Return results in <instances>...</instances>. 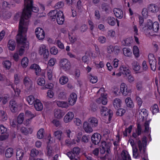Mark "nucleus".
I'll list each match as a JSON object with an SVG mask.
<instances>
[{
  "mask_svg": "<svg viewBox=\"0 0 160 160\" xmlns=\"http://www.w3.org/2000/svg\"><path fill=\"white\" fill-rule=\"evenodd\" d=\"M50 52L52 54L56 55L58 53V49L55 47H53L51 48Z\"/></svg>",
  "mask_w": 160,
  "mask_h": 160,
  "instance_id": "6e6d98bb",
  "label": "nucleus"
},
{
  "mask_svg": "<svg viewBox=\"0 0 160 160\" xmlns=\"http://www.w3.org/2000/svg\"><path fill=\"white\" fill-rule=\"evenodd\" d=\"M101 114L103 116L108 115V120L110 121L113 115V112L111 110H108V108L102 106L101 109Z\"/></svg>",
  "mask_w": 160,
  "mask_h": 160,
  "instance_id": "0eeeda50",
  "label": "nucleus"
},
{
  "mask_svg": "<svg viewBox=\"0 0 160 160\" xmlns=\"http://www.w3.org/2000/svg\"><path fill=\"white\" fill-rule=\"evenodd\" d=\"M139 50L137 46H135L133 47V53L135 57L138 58L139 57Z\"/></svg>",
  "mask_w": 160,
  "mask_h": 160,
  "instance_id": "a18cd8bd",
  "label": "nucleus"
},
{
  "mask_svg": "<svg viewBox=\"0 0 160 160\" xmlns=\"http://www.w3.org/2000/svg\"><path fill=\"white\" fill-rule=\"evenodd\" d=\"M152 113L153 114L159 112V109L158 105L157 104H154L152 107Z\"/></svg>",
  "mask_w": 160,
  "mask_h": 160,
  "instance_id": "603ef678",
  "label": "nucleus"
},
{
  "mask_svg": "<svg viewBox=\"0 0 160 160\" xmlns=\"http://www.w3.org/2000/svg\"><path fill=\"white\" fill-rule=\"evenodd\" d=\"M142 142L140 140H138L137 142V144L139 149V152L142 153H145L146 148L147 146V138L144 136L142 138Z\"/></svg>",
  "mask_w": 160,
  "mask_h": 160,
  "instance_id": "7ed1b4c3",
  "label": "nucleus"
},
{
  "mask_svg": "<svg viewBox=\"0 0 160 160\" xmlns=\"http://www.w3.org/2000/svg\"><path fill=\"white\" fill-rule=\"evenodd\" d=\"M132 68L135 71H138L140 69V66L137 62H133L132 63Z\"/></svg>",
  "mask_w": 160,
  "mask_h": 160,
  "instance_id": "49530a36",
  "label": "nucleus"
},
{
  "mask_svg": "<svg viewBox=\"0 0 160 160\" xmlns=\"http://www.w3.org/2000/svg\"><path fill=\"white\" fill-rule=\"evenodd\" d=\"M35 32L37 37L39 40H42L44 38L45 32L42 28L39 27L36 28Z\"/></svg>",
  "mask_w": 160,
  "mask_h": 160,
  "instance_id": "9d476101",
  "label": "nucleus"
},
{
  "mask_svg": "<svg viewBox=\"0 0 160 160\" xmlns=\"http://www.w3.org/2000/svg\"><path fill=\"white\" fill-rule=\"evenodd\" d=\"M27 101L28 102V103L30 105H32L35 102V98L32 95H30L28 96L26 99Z\"/></svg>",
  "mask_w": 160,
  "mask_h": 160,
  "instance_id": "ea45409f",
  "label": "nucleus"
},
{
  "mask_svg": "<svg viewBox=\"0 0 160 160\" xmlns=\"http://www.w3.org/2000/svg\"><path fill=\"white\" fill-rule=\"evenodd\" d=\"M153 24L152 21L150 19L148 20L146 26H144L142 28V29L145 31L147 32L149 30L152 29V26Z\"/></svg>",
  "mask_w": 160,
  "mask_h": 160,
  "instance_id": "f3484780",
  "label": "nucleus"
},
{
  "mask_svg": "<svg viewBox=\"0 0 160 160\" xmlns=\"http://www.w3.org/2000/svg\"><path fill=\"white\" fill-rule=\"evenodd\" d=\"M60 66L65 71L69 70L71 67L70 63L66 58L61 59L59 62Z\"/></svg>",
  "mask_w": 160,
  "mask_h": 160,
  "instance_id": "423d86ee",
  "label": "nucleus"
},
{
  "mask_svg": "<svg viewBox=\"0 0 160 160\" xmlns=\"http://www.w3.org/2000/svg\"><path fill=\"white\" fill-rule=\"evenodd\" d=\"M113 12L115 16L118 18L121 19L123 16V13L122 11L120 9L115 8L113 10Z\"/></svg>",
  "mask_w": 160,
  "mask_h": 160,
  "instance_id": "4be33fe9",
  "label": "nucleus"
},
{
  "mask_svg": "<svg viewBox=\"0 0 160 160\" xmlns=\"http://www.w3.org/2000/svg\"><path fill=\"white\" fill-rule=\"evenodd\" d=\"M9 85H10L11 88L13 89L15 93V95L16 96L19 95L20 92V90L18 88H15L14 86H13L12 84H10Z\"/></svg>",
  "mask_w": 160,
  "mask_h": 160,
  "instance_id": "3c124183",
  "label": "nucleus"
},
{
  "mask_svg": "<svg viewBox=\"0 0 160 160\" xmlns=\"http://www.w3.org/2000/svg\"><path fill=\"white\" fill-rule=\"evenodd\" d=\"M142 130V127L141 125L139 123H138L136 130V133H137L138 136H139L141 134Z\"/></svg>",
  "mask_w": 160,
  "mask_h": 160,
  "instance_id": "5fc2aeb1",
  "label": "nucleus"
},
{
  "mask_svg": "<svg viewBox=\"0 0 160 160\" xmlns=\"http://www.w3.org/2000/svg\"><path fill=\"white\" fill-rule=\"evenodd\" d=\"M101 136L98 133H95L92 135L91 139L92 142L95 145L98 144L101 140Z\"/></svg>",
  "mask_w": 160,
  "mask_h": 160,
  "instance_id": "1a4fd4ad",
  "label": "nucleus"
},
{
  "mask_svg": "<svg viewBox=\"0 0 160 160\" xmlns=\"http://www.w3.org/2000/svg\"><path fill=\"white\" fill-rule=\"evenodd\" d=\"M55 102L59 107L67 108L69 106L68 104L65 102L55 101Z\"/></svg>",
  "mask_w": 160,
  "mask_h": 160,
  "instance_id": "c85d7f7f",
  "label": "nucleus"
},
{
  "mask_svg": "<svg viewBox=\"0 0 160 160\" xmlns=\"http://www.w3.org/2000/svg\"><path fill=\"white\" fill-rule=\"evenodd\" d=\"M123 52L124 55L128 57H130L132 53L130 49L127 48L123 49Z\"/></svg>",
  "mask_w": 160,
  "mask_h": 160,
  "instance_id": "a19ab883",
  "label": "nucleus"
},
{
  "mask_svg": "<svg viewBox=\"0 0 160 160\" xmlns=\"http://www.w3.org/2000/svg\"><path fill=\"white\" fill-rule=\"evenodd\" d=\"M80 152V148L78 147H75L73 148L72 151L67 153V156L71 159H73L75 158L76 156H77Z\"/></svg>",
  "mask_w": 160,
  "mask_h": 160,
  "instance_id": "6e6552de",
  "label": "nucleus"
},
{
  "mask_svg": "<svg viewBox=\"0 0 160 160\" xmlns=\"http://www.w3.org/2000/svg\"><path fill=\"white\" fill-rule=\"evenodd\" d=\"M148 8L149 11L152 13H155L158 10V7L155 4H150Z\"/></svg>",
  "mask_w": 160,
  "mask_h": 160,
  "instance_id": "b1692460",
  "label": "nucleus"
},
{
  "mask_svg": "<svg viewBox=\"0 0 160 160\" xmlns=\"http://www.w3.org/2000/svg\"><path fill=\"white\" fill-rule=\"evenodd\" d=\"M58 12L56 10H54L51 11L48 14V16L50 17V19L54 21L55 20L56 18V16Z\"/></svg>",
  "mask_w": 160,
  "mask_h": 160,
  "instance_id": "bb28decb",
  "label": "nucleus"
},
{
  "mask_svg": "<svg viewBox=\"0 0 160 160\" xmlns=\"http://www.w3.org/2000/svg\"><path fill=\"white\" fill-rule=\"evenodd\" d=\"M27 31V29L25 28L24 29H21L19 28L18 33L16 37L17 42L20 47L18 51L20 56H22L23 54L25 49H28L29 48V42L26 38L25 33Z\"/></svg>",
  "mask_w": 160,
  "mask_h": 160,
  "instance_id": "f03ea898",
  "label": "nucleus"
},
{
  "mask_svg": "<svg viewBox=\"0 0 160 160\" xmlns=\"http://www.w3.org/2000/svg\"><path fill=\"white\" fill-rule=\"evenodd\" d=\"M62 132L60 131H55L54 133V135L55 138L60 140L61 138Z\"/></svg>",
  "mask_w": 160,
  "mask_h": 160,
  "instance_id": "c03bdc74",
  "label": "nucleus"
},
{
  "mask_svg": "<svg viewBox=\"0 0 160 160\" xmlns=\"http://www.w3.org/2000/svg\"><path fill=\"white\" fill-rule=\"evenodd\" d=\"M97 119L93 117H91L88 119V122L92 127H95L98 125Z\"/></svg>",
  "mask_w": 160,
  "mask_h": 160,
  "instance_id": "6ab92c4d",
  "label": "nucleus"
},
{
  "mask_svg": "<svg viewBox=\"0 0 160 160\" xmlns=\"http://www.w3.org/2000/svg\"><path fill=\"white\" fill-rule=\"evenodd\" d=\"M33 0H24V8L19 22V28H25L27 30V26L29 24L28 19L31 17V12H38V8L33 6Z\"/></svg>",
  "mask_w": 160,
  "mask_h": 160,
  "instance_id": "f257e3e1",
  "label": "nucleus"
},
{
  "mask_svg": "<svg viewBox=\"0 0 160 160\" xmlns=\"http://www.w3.org/2000/svg\"><path fill=\"white\" fill-rule=\"evenodd\" d=\"M122 159L121 160H131L130 155L127 152L123 151L121 154Z\"/></svg>",
  "mask_w": 160,
  "mask_h": 160,
  "instance_id": "c756f323",
  "label": "nucleus"
},
{
  "mask_svg": "<svg viewBox=\"0 0 160 160\" xmlns=\"http://www.w3.org/2000/svg\"><path fill=\"white\" fill-rule=\"evenodd\" d=\"M68 81V78L64 76L61 77L60 78L59 80V81L61 84L62 85L66 83Z\"/></svg>",
  "mask_w": 160,
  "mask_h": 160,
  "instance_id": "58836bf2",
  "label": "nucleus"
},
{
  "mask_svg": "<svg viewBox=\"0 0 160 160\" xmlns=\"http://www.w3.org/2000/svg\"><path fill=\"white\" fill-rule=\"evenodd\" d=\"M149 62L151 69L153 71H155L156 68L157 60L153 54L150 53L148 55Z\"/></svg>",
  "mask_w": 160,
  "mask_h": 160,
  "instance_id": "39448f33",
  "label": "nucleus"
},
{
  "mask_svg": "<svg viewBox=\"0 0 160 160\" xmlns=\"http://www.w3.org/2000/svg\"><path fill=\"white\" fill-rule=\"evenodd\" d=\"M13 154V149L12 148H7L5 152V155L8 158H11Z\"/></svg>",
  "mask_w": 160,
  "mask_h": 160,
  "instance_id": "a878e982",
  "label": "nucleus"
},
{
  "mask_svg": "<svg viewBox=\"0 0 160 160\" xmlns=\"http://www.w3.org/2000/svg\"><path fill=\"white\" fill-rule=\"evenodd\" d=\"M47 96L50 98H52L53 97V92L51 89H49L47 92Z\"/></svg>",
  "mask_w": 160,
  "mask_h": 160,
  "instance_id": "69168bd1",
  "label": "nucleus"
},
{
  "mask_svg": "<svg viewBox=\"0 0 160 160\" xmlns=\"http://www.w3.org/2000/svg\"><path fill=\"white\" fill-rule=\"evenodd\" d=\"M107 21L108 23L112 26H114L116 24L115 19L113 17H109L108 18Z\"/></svg>",
  "mask_w": 160,
  "mask_h": 160,
  "instance_id": "72a5a7b5",
  "label": "nucleus"
},
{
  "mask_svg": "<svg viewBox=\"0 0 160 160\" xmlns=\"http://www.w3.org/2000/svg\"><path fill=\"white\" fill-rule=\"evenodd\" d=\"M91 110L94 112L97 109V107L96 104L92 103L91 104Z\"/></svg>",
  "mask_w": 160,
  "mask_h": 160,
  "instance_id": "338daca9",
  "label": "nucleus"
},
{
  "mask_svg": "<svg viewBox=\"0 0 160 160\" xmlns=\"http://www.w3.org/2000/svg\"><path fill=\"white\" fill-rule=\"evenodd\" d=\"M90 81L91 83H95L97 82L98 81V78L97 76H92V75H90Z\"/></svg>",
  "mask_w": 160,
  "mask_h": 160,
  "instance_id": "680f3d73",
  "label": "nucleus"
},
{
  "mask_svg": "<svg viewBox=\"0 0 160 160\" xmlns=\"http://www.w3.org/2000/svg\"><path fill=\"white\" fill-rule=\"evenodd\" d=\"M74 117V114L72 112H69L64 116V120L66 123L70 122Z\"/></svg>",
  "mask_w": 160,
  "mask_h": 160,
  "instance_id": "a211bd4d",
  "label": "nucleus"
},
{
  "mask_svg": "<svg viewBox=\"0 0 160 160\" xmlns=\"http://www.w3.org/2000/svg\"><path fill=\"white\" fill-rule=\"evenodd\" d=\"M45 83V81L44 78H39L37 81V83L39 85L43 86Z\"/></svg>",
  "mask_w": 160,
  "mask_h": 160,
  "instance_id": "8fccbe9b",
  "label": "nucleus"
},
{
  "mask_svg": "<svg viewBox=\"0 0 160 160\" xmlns=\"http://www.w3.org/2000/svg\"><path fill=\"white\" fill-rule=\"evenodd\" d=\"M56 42L57 45L59 48L61 49L64 48V47L63 44L59 40H58L56 41Z\"/></svg>",
  "mask_w": 160,
  "mask_h": 160,
  "instance_id": "e2e57ef3",
  "label": "nucleus"
},
{
  "mask_svg": "<svg viewBox=\"0 0 160 160\" xmlns=\"http://www.w3.org/2000/svg\"><path fill=\"white\" fill-rule=\"evenodd\" d=\"M102 148L103 150V152H105L106 150V152L108 154H109L111 152L109 147L108 148V146L105 141L102 142Z\"/></svg>",
  "mask_w": 160,
  "mask_h": 160,
  "instance_id": "7c9ffc66",
  "label": "nucleus"
},
{
  "mask_svg": "<svg viewBox=\"0 0 160 160\" xmlns=\"http://www.w3.org/2000/svg\"><path fill=\"white\" fill-rule=\"evenodd\" d=\"M28 129L29 130H28L26 128L23 127L21 128L20 131L22 133H23L25 135H27L29 133H31V129L29 128Z\"/></svg>",
  "mask_w": 160,
  "mask_h": 160,
  "instance_id": "37998d69",
  "label": "nucleus"
},
{
  "mask_svg": "<svg viewBox=\"0 0 160 160\" xmlns=\"http://www.w3.org/2000/svg\"><path fill=\"white\" fill-rule=\"evenodd\" d=\"M77 99V95L74 93H72L71 94L70 97L68 98V105H73L75 103Z\"/></svg>",
  "mask_w": 160,
  "mask_h": 160,
  "instance_id": "2eb2a0df",
  "label": "nucleus"
},
{
  "mask_svg": "<svg viewBox=\"0 0 160 160\" xmlns=\"http://www.w3.org/2000/svg\"><path fill=\"white\" fill-rule=\"evenodd\" d=\"M159 29V24L158 22H155L153 23L152 29L155 32H157Z\"/></svg>",
  "mask_w": 160,
  "mask_h": 160,
  "instance_id": "e433bc0d",
  "label": "nucleus"
},
{
  "mask_svg": "<svg viewBox=\"0 0 160 160\" xmlns=\"http://www.w3.org/2000/svg\"><path fill=\"white\" fill-rule=\"evenodd\" d=\"M34 106L36 110L38 111H41L43 109L42 104L39 100L37 99L35 100Z\"/></svg>",
  "mask_w": 160,
  "mask_h": 160,
  "instance_id": "aec40b11",
  "label": "nucleus"
},
{
  "mask_svg": "<svg viewBox=\"0 0 160 160\" xmlns=\"http://www.w3.org/2000/svg\"><path fill=\"white\" fill-rule=\"evenodd\" d=\"M28 59L27 57H24L21 61V64L23 67L26 68L28 65Z\"/></svg>",
  "mask_w": 160,
  "mask_h": 160,
  "instance_id": "4c0bfd02",
  "label": "nucleus"
},
{
  "mask_svg": "<svg viewBox=\"0 0 160 160\" xmlns=\"http://www.w3.org/2000/svg\"><path fill=\"white\" fill-rule=\"evenodd\" d=\"M97 101L99 103L102 102V104L105 105L107 103V99L105 96H104L103 94H101V97L98 99Z\"/></svg>",
  "mask_w": 160,
  "mask_h": 160,
  "instance_id": "393cba45",
  "label": "nucleus"
},
{
  "mask_svg": "<svg viewBox=\"0 0 160 160\" xmlns=\"http://www.w3.org/2000/svg\"><path fill=\"white\" fill-rule=\"evenodd\" d=\"M125 109L120 108L118 109V111L117 112V115L122 116L125 112Z\"/></svg>",
  "mask_w": 160,
  "mask_h": 160,
  "instance_id": "4d7b16f0",
  "label": "nucleus"
},
{
  "mask_svg": "<svg viewBox=\"0 0 160 160\" xmlns=\"http://www.w3.org/2000/svg\"><path fill=\"white\" fill-rule=\"evenodd\" d=\"M8 47L9 49L11 51H13L16 47V43L13 40H9L8 42Z\"/></svg>",
  "mask_w": 160,
  "mask_h": 160,
  "instance_id": "cd10ccee",
  "label": "nucleus"
},
{
  "mask_svg": "<svg viewBox=\"0 0 160 160\" xmlns=\"http://www.w3.org/2000/svg\"><path fill=\"white\" fill-rule=\"evenodd\" d=\"M125 102L127 107L130 108H132L133 107V103L130 98H127L125 100Z\"/></svg>",
  "mask_w": 160,
  "mask_h": 160,
  "instance_id": "473e14b6",
  "label": "nucleus"
},
{
  "mask_svg": "<svg viewBox=\"0 0 160 160\" xmlns=\"http://www.w3.org/2000/svg\"><path fill=\"white\" fill-rule=\"evenodd\" d=\"M0 117L3 121L7 119L6 113L3 110H0Z\"/></svg>",
  "mask_w": 160,
  "mask_h": 160,
  "instance_id": "c9c22d12",
  "label": "nucleus"
},
{
  "mask_svg": "<svg viewBox=\"0 0 160 160\" xmlns=\"http://www.w3.org/2000/svg\"><path fill=\"white\" fill-rule=\"evenodd\" d=\"M54 112V116L58 118H61L64 115L63 112L59 109H55Z\"/></svg>",
  "mask_w": 160,
  "mask_h": 160,
  "instance_id": "5701e85b",
  "label": "nucleus"
},
{
  "mask_svg": "<svg viewBox=\"0 0 160 160\" xmlns=\"http://www.w3.org/2000/svg\"><path fill=\"white\" fill-rule=\"evenodd\" d=\"M23 83L28 90L31 89L32 87V82L29 77H25L24 78L23 80Z\"/></svg>",
  "mask_w": 160,
  "mask_h": 160,
  "instance_id": "f8f14e48",
  "label": "nucleus"
},
{
  "mask_svg": "<svg viewBox=\"0 0 160 160\" xmlns=\"http://www.w3.org/2000/svg\"><path fill=\"white\" fill-rule=\"evenodd\" d=\"M44 131V130L43 128L40 129L38 131L37 134V136L38 138L39 139H41L43 137V132Z\"/></svg>",
  "mask_w": 160,
  "mask_h": 160,
  "instance_id": "09e8293b",
  "label": "nucleus"
},
{
  "mask_svg": "<svg viewBox=\"0 0 160 160\" xmlns=\"http://www.w3.org/2000/svg\"><path fill=\"white\" fill-rule=\"evenodd\" d=\"M56 20L58 24L62 25L63 24L65 20L64 16L62 11H59L57 13Z\"/></svg>",
  "mask_w": 160,
  "mask_h": 160,
  "instance_id": "9b49d317",
  "label": "nucleus"
},
{
  "mask_svg": "<svg viewBox=\"0 0 160 160\" xmlns=\"http://www.w3.org/2000/svg\"><path fill=\"white\" fill-rule=\"evenodd\" d=\"M39 151L35 148L32 149L31 151V156L32 157L37 156L39 154Z\"/></svg>",
  "mask_w": 160,
  "mask_h": 160,
  "instance_id": "de8ad7c7",
  "label": "nucleus"
},
{
  "mask_svg": "<svg viewBox=\"0 0 160 160\" xmlns=\"http://www.w3.org/2000/svg\"><path fill=\"white\" fill-rule=\"evenodd\" d=\"M113 106L115 108H118L121 106V100L119 99L116 98L113 101Z\"/></svg>",
  "mask_w": 160,
  "mask_h": 160,
  "instance_id": "f704fd0d",
  "label": "nucleus"
},
{
  "mask_svg": "<svg viewBox=\"0 0 160 160\" xmlns=\"http://www.w3.org/2000/svg\"><path fill=\"white\" fill-rule=\"evenodd\" d=\"M18 107L17 104L15 101L13 99L10 101L9 107L12 112L15 113L17 111Z\"/></svg>",
  "mask_w": 160,
  "mask_h": 160,
  "instance_id": "ddd939ff",
  "label": "nucleus"
},
{
  "mask_svg": "<svg viewBox=\"0 0 160 160\" xmlns=\"http://www.w3.org/2000/svg\"><path fill=\"white\" fill-rule=\"evenodd\" d=\"M83 126L84 130L86 132L90 133L92 132L93 130L92 128V127L88 122H84Z\"/></svg>",
  "mask_w": 160,
  "mask_h": 160,
  "instance_id": "dca6fc26",
  "label": "nucleus"
},
{
  "mask_svg": "<svg viewBox=\"0 0 160 160\" xmlns=\"http://www.w3.org/2000/svg\"><path fill=\"white\" fill-rule=\"evenodd\" d=\"M24 114L20 113L17 118V122L19 124H22L24 120Z\"/></svg>",
  "mask_w": 160,
  "mask_h": 160,
  "instance_id": "79ce46f5",
  "label": "nucleus"
},
{
  "mask_svg": "<svg viewBox=\"0 0 160 160\" xmlns=\"http://www.w3.org/2000/svg\"><path fill=\"white\" fill-rule=\"evenodd\" d=\"M64 6V3L62 2H60L57 3L55 7L56 9H59L62 8Z\"/></svg>",
  "mask_w": 160,
  "mask_h": 160,
  "instance_id": "0e129e2a",
  "label": "nucleus"
},
{
  "mask_svg": "<svg viewBox=\"0 0 160 160\" xmlns=\"http://www.w3.org/2000/svg\"><path fill=\"white\" fill-rule=\"evenodd\" d=\"M109 6L107 3H103L101 5L102 9L107 12L108 10Z\"/></svg>",
  "mask_w": 160,
  "mask_h": 160,
  "instance_id": "052dcab7",
  "label": "nucleus"
},
{
  "mask_svg": "<svg viewBox=\"0 0 160 160\" xmlns=\"http://www.w3.org/2000/svg\"><path fill=\"white\" fill-rule=\"evenodd\" d=\"M35 72L36 75L37 76L43 75H42V70L39 66L38 68H37L35 71Z\"/></svg>",
  "mask_w": 160,
  "mask_h": 160,
  "instance_id": "bf43d9fd",
  "label": "nucleus"
},
{
  "mask_svg": "<svg viewBox=\"0 0 160 160\" xmlns=\"http://www.w3.org/2000/svg\"><path fill=\"white\" fill-rule=\"evenodd\" d=\"M120 88L121 91L124 96L127 95L129 92H130V90L127 87L124 83L121 84Z\"/></svg>",
  "mask_w": 160,
  "mask_h": 160,
  "instance_id": "4468645a",
  "label": "nucleus"
},
{
  "mask_svg": "<svg viewBox=\"0 0 160 160\" xmlns=\"http://www.w3.org/2000/svg\"><path fill=\"white\" fill-rule=\"evenodd\" d=\"M39 53L40 55H43L44 58L46 60L49 57L48 50L46 48V46L43 44L41 45L39 47Z\"/></svg>",
  "mask_w": 160,
  "mask_h": 160,
  "instance_id": "20e7f679",
  "label": "nucleus"
},
{
  "mask_svg": "<svg viewBox=\"0 0 160 160\" xmlns=\"http://www.w3.org/2000/svg\"><path fill=\"white\" fill-rule=\"evenodd\" d=\"M132 151L133 157L135 158H137L139 155L137 148L136 147L135 148L134 147H133Z\"/></svg>",
  "mask_w": 160,
  "mask_h": 160,
  "instance_id": "864d4df0",
  "label": "nucleus"
},
{
  "mask_svg": "<svg viewBox=\"0 0 160 160\" xmlns=\"http://www.w3.org/2000/svg\"><path fill=\"white\" fill-rule=\"evenodd\" d=\"M69 39L72 43H74L77 40V38L74 36H71L68 34Z\"/></svg>",
  "mask_w": 160,
  "mask_h": 160,
  "instance_id": "774afa93",
  "label": "nucleus"
},
{
  "mask_svg": "<svg viewBox=\"0 0 160 160\" xmlns=\"http://www.w3.org/2000/svg\"><path fill=\"white\" fill-rule=\"evenodd\" d=\"M7 131V128L2 124L0 125V132L1 134L6 133Z\"/></svg>",
  "mask_w": 160,
  "mask_h": 160,
  "instance_id": "13d9d810",
  "label": "nucleus"
},
{
  "mask_svg": "<svg viewBox=\"0 0 160 160\" xmlns=\"http://www.w3.org/2000/svg\"><path fill=\"white\" fill-rule=\"evenodd\" d=\"M3 67L7 70L10 69L11 66V63L9 60L4 61L2 62Z\"/></svg>",
  "mask_w": 160,
  "mask_h": 160,
  "instance_id": "2f4dec72",
  "label": "nucleus"
},
{
  "mask_svg": "<svg viewBox=\"0 0 160 160\" xmlns=\"http://www.w3.org/2000/svg\"><path fill=\"white\" fill-rule=\"evenodd\" d=\"M24 152L20 148L17 149L16 158L17 160H21L23 157Z\"/></svg>",
  "mask_w": 160,
  "mask_h": 160,
  "instance_id": "412c9836",
  "label": "nucleus"
}]
</instances>
